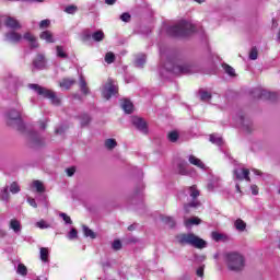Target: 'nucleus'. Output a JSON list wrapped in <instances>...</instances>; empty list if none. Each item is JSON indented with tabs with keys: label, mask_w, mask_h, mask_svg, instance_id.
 <instances>
[{
	"label": "nucleus",
	"mask_w": 280,
	"mask_h": 280,
	"mask_svg": "<svg viewBox=\"0 0 280 280\" xmlns=\"http://www.w3.org/2000/svg\"><path fill=\"white\" fill-rule=\"evenodd\" d=\"M179 244H188L194 248H207V242L194 233L180 234L177 236Z\"/></svg>",
	"instance_id": "39448f33"
},
{
	"label": "nucleus",
	"mask_w": 280,
	"mask_h": 280,
	"mask_svg": "<svg viewBox=\"0 0 280 280\" xmlns=\"http://www.w3.org/2000/svg\"><path fill=\"white\" fill-rule=\"evenodd\" d=\"M250 190L253 196H257V194H259V188L257 187V185H252Z\"/></svg>",
	"instance_id": "4d7b16f0"
},
{
	"label": "nucleus",
	"mask_w": 280,
	"mask_h": 280,
	"mask_svg": "<svg viewBox=\"0 0 280 280\" xmlns=\"http://www.w3.org/2000/svg\"><path fill=\"white\" fill-rule=\"evenodd\" d=\"M255 93H257L258 97H265V100H272V95H275L269 91L261 90V89H256Z\"/></svg>",
	"instance_id": "5701e85b"
},
{
	"label": "nucleus",
	"mask_w": 280,
	"mask_h": 280,
	"mask_svg": "<svg viewBox=\"0 0 280 280\" xmlns=\"http://www.w3.org/2000/svg\"><path fill=\"white\" fill-rule=\"evenodd\" d=\"M165 56H167V52H165V50H163V48L160 49V58L161 61L163 62V60L165 59Z\"/></svg>",
	"instance_id": "680f3d73"
},
{
	"label": "nucleus",
	"mask_w": 280,
	"mask_h": 280,
	"mask_svg": "<svg viewBox=\"0 0 280 280\" xmlns=\"http://www.w3.org/2000/svg\"><path fill=\"white\" fill-rule=\"evenodd\" d=\"M60 218H62L63 222H66V224H73V221H71V217L67 215V213L61 212Z\"/></svg>",
	"instance_id": "c03bdc74"
},
{
	"label": "nucleus",
	"mask_w": 280,
	"mask_h": 280,
	"mask_svg": "<svg viewBox=\"0 0 280 280\" xmlns=\"http://www.w3.org/2000/svg\"><path fill=\"white\" fill-rule=\"evenodd\" d=\"M210 141H211V143H214V145H219V147L224 145V140L218 133L211 135L210 136Z\"/></svg>",
	"instance_id": "412c9836"
},
{
	"label": "nucleus",
	"mask_w": 280,
	"mask_h": 280,
	"mask_svg": "<svg viewBox=\"0 0 280 280\" xmlns=\"http://www.w3.org/2000/svg\"><path fill=\"white\" fill-rule=\"evenodd\" d=\"M225 261L230 270L240 271L244 269V256L237 252L228 253Z\"/></svg>",
	"instance_id": "20e7f679"
},
{
	"label": "nucleus",
	"mask_w": 280,
	"mask_h": 280,
	"mask_svg": "<svg viewBox=\"0 0 280 280\" xmlns=\"http://www.w3.org/2000/svg\"><path fill=\"white\" fill-rule=\"evenodd\" d=\"M49 25H51V21H49V20H43L39 23L40 30H47V27H49Z\"/></svg>",
	"instance_id": "a18cd8bd"
},
{
	"label": "nucleus",
	"mask_w": 280,
	"mask_h": 280,
	"mask_svg": "<svg viewBox=\"0 0 280 280\" xmlns=\"http://www.w3.org/2000/svg\"><path fill=\"white\" fill-rule=\"evenodd\" d=\"M131 121L138 130H140L141 132H148V125L145 124V120H143V118L132 117Z\"/></svg>",
	"instance_id": "1a4fd4ad"
},
{
	"label": "nucleus",
	"mask_w": 280,
	"mask_h": 280,
	"mask_svg": "<svg viewBox=\"0 0 280 280\" xmlns=\"http://www.w3.org/2000/svg\"><path fill=\"white\" fill-rule=\"evenodd\" d=\"M93 34L91 33V31L85 30L81 33V40H83V43H89V40H91Z\"/></svg>",
	"instance_id": "c756f323"
},
{
	"label": "nucleus",
	"mask_w": 280,
	"mask_h": 280,
	"mask_svg": "<svg viewBox=\"0 0 280 280\" xmlns=\"http://www.w3.org/2000/svg\"><path fill=\"white\" fill-rule=\"evenodd\" d=\"M104 31L102 30H98V31H95L94 33H92V39L95 42V43H102V40H104Z\"/></svg>",
	"instance_id": "393cba45"
},
{
	"label": "nucleus",
	"mask_w": 280,
	"mask_h": 280,
	"mask_svg": "<svg viewBox=\"0 0 280 280\" xmlns=\"http://www.w3.org/2000/svg\"><path fill=\"white\" fill-rule=\"evenodd\" d=\"M211 237L214 242H222L224 240V236L219 232H212Z\"/></svg>",
	"instance_id": "a19ab883"
},
{
	"label": "nucleus",
	"mask_w": 280,
	"mask_h": 280,
	"mask_svg": "<svg viewBox=\"0 0 280 280\" xmlns=\"http://www.w3.org/2000/svg\"><path fill=\"white\" fill-rule=\"evenodd\" d=\"M65 12H67V14H75V12H78V7H75V5H68L65 9Z\"/></svg>",
	"instance_id": "37998d69"
},
{
	"label": "nucleus",
	"mask_w": 280,
	"mask_h": 280,
	"mask_svg": "<svg viewBox=\"0 0 280 280\" xmlns=\"http://www.w3.org/2000/svg\"><path fill=\"white\" fill-rule=\"evenodd\" d=\"M5 40L9 43H19L20 40H23V35H21V33L11 31L5 34Z\"/></svg>",
	"instance_id": "9d476101"
},
{
	"label": "nucleus",
	"mask_w": 280,
	"mask_h": 280,
	"mask_svg": "<svg viewBox=\"0 0 280 280\" xmlns=\"http://www.w3.org/2000/svg\"><path fill=\"white\" fill-rule=\"evenodd\" d=\"M121 108L125 113H127V115H130V113L135 110V105H132V102H130V100L125 98L121 103Z\"/></svg>",
	"instance_id": "4468645a"
},
{
	"label": "nucleus",
	"mask_w": 280,
	"mask_h": 280,
	"mask_svg": "<svg viewBox=\"0 0 280 280\" xmlns=\"http://www.w3.org/2000/svg\"><path fill=\"white\" fill-rule=\"evenodd\" d=\"M234 226L236 231L244 232L246 231V222H244L242 219H238L234 222Z\"/></svg>",
	"instance_id": "bb28decb"
},
{
	"label": "nucleus",
	"mask_w": 280,
	"mask_h": 280,
	"mask_svg": "<svg viewBox=\"0 0 280 280\" xmlns=\"http://www.w3.org/2000/svg\"><path fill=\"white\" fill-rule=\"evenodd\" d=\"M237 120H238V127L243 128L244 130H250L249 126V121L248 119H246V117H244V115H238L237 116Z\"/></svg>",
	"instance_id": "a211bd4d"
},
{
	"label": "nucleus",
	"mask_w": 280,
	"mask_h": 280,
	"mask_svg": "<svg viewBox=\"0 0 280 280\" xmlns=\"http://www.w3.org/2000/svg\"><path fill=\"white\" fill-rule=\"evenodd\" d=\"M90 121H91V117L89 115H83L81 118V126H88Z\"/></svg>",
	"instance_id": "8fccbe9b"
},
{
	"label": "nucleus",
	"mask_w": 280,
	"mask_h": 280,
	"mask_svg": "<svg viewBox=\"0 0 280 280\" xmlns=\"http://www.w3.org/2000/svg\"><path fill=\"white\" fill-rule=\"evenodd\" d=\"M105 62H107V65H113V62H115V54L107 52L105 55Z\"/></svg>",
	"instance_id": "ea45409f"
},
{
	"label": "nucleus",
	"mask_w": 280,
	"mask_h": 280,
	"mask_svg": "<svg viewBox=\"0 0 280 280\" xmlns=\"http://www.w3.org/2000/svg\"><path fill=\"white\" fill-rule=\"evenodd\" d=\"M56 49L58 58H69V55L65 52V48L62 46H57Z\"/></svg>",
	"instance_id": "f704fd0d"
},
{
	"label": "nucleus",
	"mask_w": 280,
	"mask_h": 280,
	"mask_svg": "<svg viewBox=\"0 0 280 280\" xmlns=\"http://www.w3.org/2000/svg\"><path fill=\"white\" fill-rule=\"evenodd\" d=\"M4 25L7 27H10L11 30H21V24L14 18H7L4 21Z\"/></svg>",
	"instance_id": "ddd939ff"
},
{
	"label": "nucleus",
	"mask_w": 280,
	"mask_h": 280,
	"mask_svg": "<svg viewBox=\"0 0 280 280\" xmlns=\"http://www.w3.org/2000/svg\"><path fill=\"white\" fill-rule=\"evenodd\" d=\"M105 147L107 148V150H113V148L117 147V141H115V139H107L105 141Z\"/></svg>",
	"instance_id": "c9c22d12"
},
{
	"label": "nucleus",
	"mask_w": 280,
	"mask_h": 280,
	"mask_svg": "<svg viewBox=\"0 0 280 280\" xmlns=\"http://www.w3.org/2000/svg\"><path fill=\"white\" fill-rule=\"evenodd\" d=\"M68 176H73L75 174V167H70L66 170Z\"/></svg>",
	"instance_id": "13d9d810"
},
{
	"label": "nucleus",
	"mask_w": 280,
	"mask_h": 280,
	"mask_svg": "<svg viewBox=\"0 0 280 280\" xmlns=\"http://www.w3.org/2000/svg\"><path fill=\"white\" fill-rule=\"evenodd\" d=\"M18 275H22V277H25V275H27V267H25V265L23 264H19Z\"/></svg>",
	"instance_id": "4c0bfd02"
},
{
	"label": "nucleus",
	"mask_w": 280,
	"mask_h": 280,
	"mask_svg": "<svg viewBox=\"0 0 280 280\" xmlns=\"http://www.w3.org/2000/svg\"><path fill=\"white\" fill-rule=\"evenodd\" d=\"M188 161L191 165H195L196 167H199L200 170H206L207 166H205V163L202 160L196 158L195 155H189Z\"/></svg>",
	"instance_id": "2eb2a0df"
},
{
	"label": "nucleus",
	"mask_w": 280,
	"mask_h": 280,
	"mask_svg": "<svg viewBox=\"0 0 280 280\" xmlns=\"http://www.w3.org/2000/svg\"><path fill=\"white\" fill-rule=\"evenodd\" d=\"M218 186H219L218 182H210L208 184V191H213V189H215V187Z\"/></svg>",
	"instance_id": "864d4df0"
},
{
	"label": "nucleus",
	"mask_w": 280,
	"mask_h": 280,
	"mask_svg": "<svg viewBox=\"0 0 280 280\" xmlns=\"http://www.w3.org/2000/svg\"><path fill=\"white\" fill-rule=\"evenodd\" d=\"M36 226H37L38 229H49L48 222H47V221H44V220L37 222V223H36Z\"/></svg>",
	"instance_id": "de8ad7c7"
},
{
	"label": "nucleus",
	"mask_w": 280,
	"mask_h": 280,
	"mask_svg": "<svg viewBox=\"0 0 280 280\" xmlns=\"http://www.w3.org/2000/svg\"><path fill=\"white\" fill-rule=\"evenodd\" d=\"M199 95H200V100L202 102H208V100H211V93H209L207 91H200Z\"/></svg>",
	"instance_id": "e433bc0d"
},
{
	"label": "nucleus",
	"mask_w": 280,
	"mask_h": 280,
	"mask_svg": "<svg viewBox=\"0 0 280 280\" xmlns=\"http://www.w3.org/2000/svg\"><path fill=\"white\" fill-rule=\"evenodd\" d=\"M79 86H80V91L81 93H83V95H89L90 91H89V86L86 85V80H84V77H80L79 80Z\"/></svg>",
	"instance_id": "aec40b11"
},
{
	"label": "nucleus",
	"mask_w": 280,
	"mask_h": 280,
	"mask_svg": "<svg viewBox=\"0 0 280 280\" xmlns=\"http://www.w3.org/2000/svg\"><path fill=\"white\" fill-rule=\"evenodd\" d=\"M187 162H182L178 164V174H180L182 176H187V174H189V171H187Z\"/></svg>",
	"instance_id": "cd10ccee"
},
{
	"label": "nucleus",
	"mask_w": 280,
	"mask_h": 280,
	"mask_svg": "<svg viewBox=\"0 0 280 280\" xmlns=\"http://www.w3.org/2000/svg\"><path fill=\"white\" fill-rule=\"evenodd\" d=\"M200 205V202L198 201H192L189 205L185 206V211H187V209H189V207H198Z\"/></svg>",
	"instance_id": "bf43d9fd"
},
{
	"label": "nucleus",
	"mask_w": 280,
	"mask_h": 280,
	"mask_svg": "<svg viewBox=\"0 0 280 280\" xmlns=\"http://www.w3.org/2000/svg\"><path fill=\"white\" fill-rule=\"evenodd\" d=\"M103 268L106 269V268H110V264L109 262H105L103 264Z\"/></svg>",
	"instance_id": "338daca9"
},
{
	"label": "nucleus",
	"mask_w": 280,
	"mask_h": 280,
	"mask_svg": "<svg viewBox=\"0 0 280 280\" xmlns=\"http://www.w3.org/2000/svg\"><path fill=\"white\" fill-rule=\"evenodd\" d=\"M33 187L38 191V194H43V191H45V186H43L40 180L33 182Z\"/></svg>",
	"instance_id": "473e14b6"
},
{
	"label": "nucleus",
	"mask_w": 280,
	"mask_h": 280,
	"mask_svg": "<svg viewBox=\"0 0 280 280\" xmlns=\"http://www.w3.org/2000/svg\"><path fill=\"white\" fill-rule=\"evenodd\" d=\"M253 172H254V174H255L256 176H261V172H260V171H258V170H253Z\"/></svg>",
	"instance_id": "69168bd1"
},
{
	"label": "nucleus",
	"mask_w": 280,
	"mask_h": 280,
	"mask_svg": "<svg viewBox=\"0 0 280 280\" xmlns=\"http://www.w3.org/2000/svg\"><path fill=\"white\" fill-rule=\"evenodd\" d=\"M1 200H8V198H10V194L8 192V187L3 188V190H1V195H0Z\"/></svg>",
	"instance_id": "49530a36"
},
{
	"label": "nucleus",
	"mask_w": 280,
	"mask_h": 280,
	"mask_svg": "<svg viewBox=\"0 0 280 280\" xmlns=\"http://www.w3.org/2000/svg\"><path fill=\"white\" fill-rule=\"evenodd\" d=\"M250 171L248 168H236L234 170V178L236 180H247V183H250Z\"/></svg>",
	"instance_id": "6e6552de"
},
{
	"label": "nucleus",
	"mask_w": 280,
	"mask_h": 280,
	"mask_svg": "<svg viewBox=\"0 0 280 280\" xmlns=\"http://www.w3.org/2000/svg\"><path fill=\"white\" fill-rule=\"evenodd\" d=\"M39 128L40 130H45V128H47V124H45V121H42Z\"/></svg>",
	"instance_id": "0e129e2a"
},
{
	"label": "nucleus",
	"mask_w": 280,
	"mask_h": 280,
	"mask_svg": "<svg viewBox=\"0 0 280 280\" xmlns=\"http://www.w3.org/2000/svg\"><path fill=\"white\" fill-rule=\"evenodd\" d=\"M75 237H78V230L72 229L68 234V238L75 240Z\"/></svg>",
	"instance_id": "603ef678"
},
{
	"label": "nucleus",
	"mask_w": 280,
	"mask_h": 280,
	"mask_svg": "<svg viewBox=\"0 0 280 280\" xmlns=\"http://www.w3.org/2000/svg\"><path fill=\"white\" fill-rule=\"evenodd\" d=\"M145 59L147 57L144 54L138 55L135 61L136 67H138V69H142L143 65H145Z\"/></svg>",
	"instance_id": "a878e982"
},
{
	"label": "nucleus",
	"mask_w": 280,
	"mask_h": 280,
	"mask_svg": "<svg viewBox=\"0 0 280 280\" xmlns=\"http://www.w3.org/2000/svg\"><path fill=\"white\" fill-rule=\"evenodd\" d=\"M83 232L85 237H91V240H95V232H93V230L89 229L86 225H83Z\"/></svg>",
	"instance_id": "2f4dec72"
},
{
	"label": "nucleus",
	"mask_w": 280,
	"mask_h": 280,
	"mask_svg": "<svg viewBox=\"0 0 280 280\" xmlns=\"http://www.w3.org/2000/svg\"><path fill=\"white\" fill-rule=\"evenodd\" d=\"M39 38L42 40H46V43H56V38H54V34L51 33V31L42 32Z\"/></svg>",
	"instance_id": "f3484780"
},
{
	"label": "nucleus",
	"mask_w": 280,
	"mask_h": 280,
	"mask_svg": "<svg viewBox=\"0 0 280 280\" xmlns=\"http://www.w3.org/2000/svg\"><path fill=\"white\" fill-rule=\"evenodd\" d=\"M205 275V268L203 267H199L197 269V277H203Z\"/></svg>",
	"instance_id": "052dcab7"
},
{
	"label": "nucleus",
	"mask_w": 280,
	"mask_h": 280,
	"mask_svg": "<svg viewBox=\"0 0 280 280\" xmlns=\"http://www.w3.org/2000/svg\"><path fill=\"white\" fill-rule=\"evenodd\" d=\"M194 32H198V27L185 20L166 28L168 36H189V34H194Z\"/></svg>",
	"instance_id": "f03ea898"
},
{
	"label": "nucleus",
	"mask_w": 280,
	"mask_h": 280,
	"mask_svg": "<svg viewBox=\"0 0 280 280\" xmlns=\"http://www.w3.org/2000/svg\"><path fill=\"white\" fill-rule=\"evenodd\" d=\"M75 84V80L73 79H62L61 82L59 83V86L61 89H65L66 91H69L72 85Z\"/></svg>",
	"instance_id": "6ab92c4d"
},
{
	"label": "nucleus",
	"mask_w": 280,
	"mask_h": 280,
	"mask_svg": "<svg viewBox=\"0 0 280 280\" xmlns=\"http://www.w3.org/2000/svg\"><path fill=\"white\" fill-rule=\"evenodd\" d=\"M117 0H105V3L107 5H114V3L116 2Z\"/></svg>",
	"instance_id": "e2e57ef3"
},
{
	"label": "nucleus",
	"mask_w": 280,
	"mask_h": 280,
	"mask_svg": "<svg viewBox=\"0 0 280 280\" xmlns=\"http://www.w3.org/2000/svg\"><path fill=\"white\" fill-rule=\"evenodd\" d=\"M21 105L16 103L15 107L7 114L8 124L12 125V121H14L20 132L28 135V139L31 143H33V145H43V138H40V136L36 131L30 130V127H26L23 120L21 119Z\"/></svg>",
	"instance_id": "f257e3e1"
},
{
	"label": "nucleus",
	"mask_w": 280,
	"mask_h": 280,
	"mask_svg": "<svg viewBox=\"0 0 280 280\" xmlns=\"http://www.w3.org/2000/svg\"><path fill=\"white\" fill-rule=\"evenodd\" d=\"M201 220L198 217H192L189 219H184V224L186 229H191L194 225L200 224Z\"/></svg>",
	"instance_id": "dca6fc26"
},
{
	"label": "nucleus",
	"mask_w": 280,
	"mask_h": 280,
	"mask_svg": "<svg viewBox=\"0 0 280 280\" xmlns=\"http://www.w3.org/2000/svg\"><path fill=\"white\" fill-rule=\"evenodd\" d=\"M168 140L172 141V143H176V141H178V132L176 131L170 132Z\"/></svg>",
	"instance_id": "79ce46f5"
},
{
	"label": "nucleus",
	"mask_w": 280,
	"mask_h": 280,
	"mask_svg": "<svg viewBox=\"0 0 280 280\" xmlns=\"http://www.w3.org/2000/svg\"><path fill=\"white\" fill-rule=\"evenodd\" d=\"M28 89H31V91H35L37 95H40L42 97H46V100H50V102L56 106L60 104V98H58V96H56V92L51 90H48L46 88H43L34 83L28 84Z\"/></svg>",
	"instance_id": "423d86ee"
},
{
	"label": "nucleus",
	"mask_w": 280,
	"mask_h": 280,
	"mask_svg": "<svg viewBox=\"0 0 280 280\" xmlns=\"http://www.w3.org/2000/svg\"><path fill=\"white\" fill-rule=\"evenodd\" d=\"M9 229H11V231H13L16 235H20L23 228L21 226V221L11 219Z\"/></svg>",
	"instance_id": "9b49d317"
},
{
	"label": "nucleus",
	"mask_w": 280,
	"mask_h": 280,
	"mask_svg": "<svg viewBox=\"0 0 280 280\" xmlns=\"http://www.w3.org/2000/svg\"><path fill=\"white\" fill-rule=\"evenodd\" d=\"M39 257L44 261V264H47L49 261V248L42 247L39 250Z\"/></svg>",
	"instance_id": "b1692460"
},
{
	"label": "nucleus",
	"mask_w": 280,
	"mask_h": 280,
	"mask_svg": "<svg viewBox=\"0 0 280 280\" xmlns=\"http://www.w3.org/2000/svg\"><path fill=\"white\" fill-rule=\"evenodd\" d=\"M188 194H189L190 198H192L194 200H196V198H198V196H200V191L198 190V188H196V186L189 187Z\"/></svg>",
	"instance_id": "c85d7f7f"
},
{
	"label": "nucleus",
	"mask_w": 280,
	"mask_h": 280,
	"mask_svg": "<svg viewBox=\"0 0 280 280\" xmlns=\"http://www.w3.org/2000/svg\"><path fill=\"white\" fill-rule=\"evenodd\" d=\"M11 194H19L21 191V186L16 182H13L10 186Z\"/></svg>",
	"instance_id": "58836bf2"
},
{
	"label": "nucleus",
	"mask_w": 280,
	"mask_h": 280,
	"mask_svg": "<svg viewBox=\"0 0 280 280\" xmlns=\"http://www.w3.org/2000/svg\"><path fill=\"white\" fill-rule=\"evenodd\" d=\"M27 202L28 205H31V207H33L34 209H36V207H38V205L36 203V199L28 197L27 198Z\"/></svg>",
	"instance_id": "5fc2aeb1"
},
{
	"label": "nucleus",
	"mask_w": 280,
	"mask_h": 280,
	"mask_svg": "<svg viewBox=\"0 0 280 280\" xmlns=\"http://www.w3.org/2000/svg\"><path fill=\"white\" fill-rule=\"evenodd\" d=\"M162 222H164V224H167L168 226H171V229H174V226H176V221L172 217H163Z\"/></svg>",
	"instance_id": "7c9ffc66"
},
{
	"label": "nucleus",
	"mask_w": 280,
	"mask_h": 280,
	"mask_svg": "<svg viewBox=\"0 0 280 280\" xmlns=\"http://www.w3.org/2000/svg\"><path fill=\"white\" fill-rule=\"evenodd\" d=\"M119 88L113 79H108L106 84L103 85L102 95L105 100H110L114 95H117Z\"/></svg>",
	"instance_id": "0eeeda50"
},
{
	"label": "nucleus",
	"mask_w": 280,
	"mask_h": 280,
	"mask_svg": "<svg viewBox=\"0 0 280 280\" xmlns=\"http://www.w3.org/2000/svg\"><path fill=\"white\" fill-rule=\"evenodd\" d=\"M162 67L175 75H180L182 73H191V66L183 63L176 57H167L166 62L163 63Z\"/></svg>",
	"instance_id": "7ed1b4c3"
},
{
	"label": "nucleus",
	"mask_w": 280,
	"mask_h": 280,
	"mask_svg": "<svg viewBox=\"0 0 280 280\" xmlns=\"http://www.w3.org/2000/svg\"><path fill=\"white\" fill-rule=\"evenodd\" d=\"M112 248L114 250H120V248H121V241H119V240L114 241V243L112 245Z\"/></svg>",
	"instance_id": "3c124183"
},
{
	"label": "nucleus",
	"mask_w": 280,
	"mask_h": 280,
	"mask_svg": "<svg viewBox=\"0 0 280 280\" xmlns=\"http://www.w3.org/2000/svg\"><path fill=\"white\" fill-rule=\"evenodd\" d=\"M120 20L124 21V23H128L130 21V15L129 13H122L120 15Z\"/></svg>",
	"instance_id": "6e6d98bb"
},
{
	"label": "nucleus",
	"mask_w": 280,
	"mask_h": 280,
	"mask_svg": "<svg viewBox=\"0 0 280 280\" xmlns=\"http://www.w3.org/2000/svg\"><path fill=\"white\" fill-rule=\"evenodd\" d=\"M23 38L25 40H28V43H31V47L33 49H36V47H38V42H36V38L34 37V35H32L31 33H26L24 34Z\"/></svg>",
	"instance_id": "4be33fe9"
},
{
	"label": "nucleus",
	"mask_w": 280,
	"mask_h": 280,
	"mask_svg": "<svg viewBox=\"0 0 280 280\" xmlns=\"http://www.w3.org/2000/svg\"><path fill=\"white\" fill-rule=\"evenodd\" d=\"M45 65H46L45 56L38 55L36 59H34L33 61V71L34 69H45Z\"/></svg>",
	"instance_id": "f8f14e48"
},
{
	"label": "nucleus",
	"mask_w": 280,
	"mask_h": 280,
	"mask_svg": "<svg viewBox=\"0 0 280 280\" xmlns=\"http://www.w3.org/2000/svg\"><path fill=\"white\" fill-rule=\"evenodd\" d=\"M222 67H223V70L225 71V73H228V75H231V77L235 75V69H233V67H231L226 63H223Z\"/></svg>",
	"instance_id": "72a5a7b5"
},
{
	"label": "nucleus",
	"mask_w": 280,
	"mask_h": 280,
	"mask_svg": "<svg viewBox=\"0 0 280 280\" xmlns=\"http://www.w3.org/2000/svg\"><path fill=\"white\" fill-rule=\"evenodd\" d=\"M257 56H258V52H257V48H252L250 52H249V59L250 60H257Z\"/></svg>",
	"instance_id": "09e8293b"
},
{
	"label": "nucleus",
	"mask_w": 280,
	"mask_h": 280,
	"mask_svg": "<svg viewBox=\"0 0 280 280\" xmlns=\"http://www.w3.org/2000/svg\"><path fill=\"white\" fill-rule=\"evenodd\" d=\"M198 261H205V256H199L196 258Z\"/></svg>",
	"instance_id": "774afa93"
}]
</instances>
